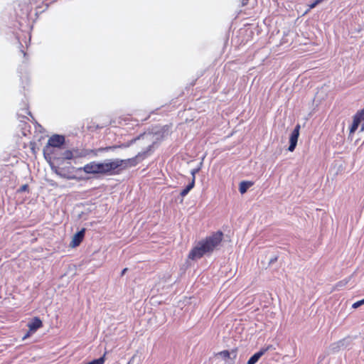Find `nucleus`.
<instances>
[{
	"mask_svg": "<svg viewBox=\"0 0 364 364\" xmlns=\"http://www.w3.org/2000/svg\"><path fill=\"white\" fill-rule=\"evenodd\" d=\"M253 186V183L251 181H243L240 182L239 186V191L241 194H244L247 192V189Z\"/></svg>",
	"mask_w": 364,
	"mask_h": 364,
	"instance_id": "obj_10",
	"label": "nucleus"
},
{
	"mask_svg": "<svg viewBox=\"0 0 364 364\" xmlns=\"http://www.w3.org/2000/svg\"><path fill=\"white\" fill-rule=\"evenodd\" d=\"M324 0H315L314 1V3L316 4V5L317 6L318 4H319L320 3H321L322 1H323Z\"/></svg>",
	"mask_w": 364,
	"mask_h": 364,
	"instance_id": "obj_24",
	"label": "nucleus"
},
{
	"mask_svg": "<svg viewBox=\"0 0 364 364\" xmlns=\"http://www.w3.org/2000/svg\"><path fill=\"white\" fill-rule=\"evenodd\" d=\"M348 282V280H342V281H340L339 282L337 283L336 286L337 287H343L345 286L347 283Z\"/></svg>",
	"mask_w": 364,
	"mask_h": 364,
	"instance_id": "obj_20",
	"label": "nucleus"
},
{
	"mask_svg": "<svg viewBox=\"0 0 364 364\" xmlns=\"http://www.w3.org/2000/svg\"><path fill=\"white\" fill-rule=\"evenodd\" d=\"M27 326L29 329V333H35L38 329L43 327V322L39 317L36 316L28 323Z\"/></svg>",
	"mask_w": 364,
	"mask_h": 364,
	"instance_id": "obj_7",
	"label": "nucleus"
},
{
	"mask_svg": "<svg viewBox=\"0 0 364 364\" xmlns=\"http://www.w3.org/2000/svg\"><path fill=\"white\" fill-rule=\"evenodd\" d=\"M249 0H242V6H245L247 4Z\"/></svg>",
	"mask_w": 364,
	"mask_h": 364,
	"instance_id": "obj_26",
	"label": "nucleus"
},
{
	"mask_svg": "<svg viewBox=\"0 0 364 364\" xmlns=\"http://www.w3.org/2000/svg\"><path fill=\"white\" fill-rule=\"evenodd\" d=\"M343 345V341H339L337 343H333L331 346L332 350L333 352H337L340 350L341 346Z\"/></svg>",
	"mask_w": 364,
	"mask_h": 364,
	"instance_id": "obj_14",
	"label": "nucleus"
},
{
	"mask_svg": "<svg viewBox=\"0 0 364 364\" xmlns=\"http://www.w3.org/2000/svg\"><path fill=\"white\" fill-rule=\"evenodd\" d=\"M223 238V233L219 230L212 233L210 236L201 240L192 248L188 254L191 259L201 258L206 254H210L220 244Z\"/></svg>",
	"mask_w": 364,
	"mask_h": 364,
	"instance_id": "obj_1",
	"label": "nucleus"
},
{
	"mask_svg": "<svg viewBox=\"0 0 364 364\" xmlns=\"http://www.w3.org/2000/svg\"><path fill=\"white\" fill-rule=\"evenodd\" d=\"M28 190V186L27 184H24V185L21 186L19 188L20 192H25V191H27Z\"/></svg>",
	"mask_w": 364,
	"mask_h": 364,
	"instance_id": "obj_19",
	"label": "nucleus"
},
{
	"mask_svg": "<svg viewBox=\"0 0 364 364\" xmlns=\"http://www.w3.org/2000/svg\"><path fill=\"white\" fill-rule=\"evenodd\" d=\"M195 180H196V176H193L192 178L191 182L183 190H182V191L180 193V195L182 197L186 196L189 193V191L194 187Z\"/></svg>",
	"mask_w": 364,
	"mask_h": 364,
	"instance_id": "obj_11",
	"label": "nucleus"
},
{
	"mask_svg": "<svg viewBox=\"0 0 364 364\" xmlns=\"http://www.w3.org/2000/svg\"><path fill=\"white\" fill-rule=\"evenodd\" d=\"M141 156V154H138L135 157L127 159H114L115 168L117 171V175L119 174L123 170L135 166L138 164L139 161L137 159Z\"/></svg>",
	"mask_w": 364,
	"mask_h": 364,
	"instance_id": "obj_4",
	"label": "nucleus"
},
{
	"mask_svg": "<svg viewBox=\"0 0 364 364\" xmlns=\"http://www.w3.org/2000/svg\"><path fill=\"white\" fill-rule=\"evenodd\" d=\"M65 143V137L62 135L54 134L51 136L46 144V146L43 149V154L45 157H47V155H50L52 154L51 148H60Z\"/></svg>",
	"mask_w": 364,
	"mask_h": 364,
	"instance_id": "obj_3",
	"label": "nucleus"
},
{
	"mask_svg": "<svg viewBox=\"0 0 364 364\" xmlns=\"http://www.w3.org/2000/svg\"><path fill=\"white\" fill-rule=\"evenodd\" d=\"M85 229L82 228L81 230L75 234L73 237L72 241L70 242V246L72 247H75L80 245V244L82 242L85 237Z\"/></svg>",
	"mask_w": 364,
	"mask_h": 364,
	"instance_id": "obj_8",
	"label": "nucleus"
},
{
	"mask_svg": "<svg viewBox=\"0 0 364 364\" xmlns=\"http://www.w3.org/2000/svg\"><path fill=\"white\" fill-rule=\"evenodd\" d=\"M140 138V136H138L136 138H134L133 139H132L131 141H129V142H127V144H122L120 146H119V147L120 148H122V147H128L130 145H132V144H134V142L136 141V140H138Z\"/></svg>",
	"mask_w": 364,
	"mask_h": 364,
	"instance_id": "obj_16",
	"label": "nucleus"
},
{
	"mask_svg": "<svg viewBox=\"0 0 364 364\" xmlns=\"http://www.w3.org/2000/svg\"><path fill=\"white\" fill-rule=\"evenodd\" d=\"M127 268H124V269L122 271V274H122V275H124V274L126 273V272H127Z\"/></svg>",
	"mask_w": 364,
	"mask_h": 364,
	"instance_id": "obj_27",
	"label": "nucleus"
},
{
	"mask_svg": "<svg viewBox=\"0 0 364 364\" xmlns=\"http://www.w3.org/2000/svg\"><path fill=\"white\" fill-rule=\"evenodd\" d=\"M90 152H92L91 150H82L81 151H79L77 150H75V151L66 150L65 151H64L63 153V158L64 159H72L73 158H77V157H85Z\"/></svg>",
	"mask_w": 364,
	"mask_h": 364,
	"instance_id": "obj_5",
	"label": "nucleus"
},
{
	"mask_svg": "<svg viewBox=\"0 0 364 364\" xmlns=\"http://www.w3.org/2000/svg\"><path fill=\"white\" fill-rule=\"evenodd\" d=\"M300 124H296L294 127V130L292 131L290 137H289V146L288 148V150L289 151H294L298 141L299 136V131H300Z\"/></svg>",
	"mask_w": 364,
	"mask_h": 364,
	"instance_id": "obj_6",
	"label": "nucleus"
},
{
	"mask_svg": "<svg viewBox=\"0 0 364 364\" xmlns=\"http://www.w3.org/2000/svg\"><path fill=\"white\" fill-rule=\"evenodd\" d=\"M80 169L88 174L117 175L114 160H107L104 162L91 161Z\"/></svg>",
	"mask_w": 364,
	"mask_h": 364,
	"instance_id": "obj_2",
	"label": "nucleus"
},
{
	"mask_svg": "<svg viewBox=\"0 0 364 364\" xmlns=\"http://www.w3.org/2000/svg\"><path fill=\"white\" fill-rule=\"evenodd\" d=\"M33 333H29V331L27 332V333L24 336L23 339L29 337Z\"/></svg>",
	"mask_w": 364,
	"mask_h": 364,
	"instance_id": "obj_23",
	"label": "nucleus"
},
{
	"mask_svg": "<svg viewBox=\"0 0 364 364\" xmlns=\"http://www.w3.org/2000/svg\"><path fill=\"white\" fill-rule=\"evenodd\" d=\"M17 4L21 10L25 9L26 13H29L31 11V8L28 3L18 1Z\"/></svg>",
	"mask_w": 364,
	"mask_h": 364,
	"instance_id": "obj_12",
	"label": "nucleus"
},
{
	"mask_svg": "<svg viewBox=\"0 0 364 364\" xmlns=\"http://www.w3.org/2000/svg\"><path fill=\"white\" fill-rule=\"evenodd\" d=\"M364 304V299L360 300V301H358L356 302H355L353 305H352V307L353 309H357L358 308L359 306H360L361 305Z\"/></svg>",
	"mask_w": 364,
	"mask_h": 364,
	"instance_id": "obj_17",
	"label": "nucleus"
},
{
	"mask_svg": "<svg viewBox=\"0 0 364 364\" xmlns=\"http://www.w3.org/2000/svg\"><path fill=\"white\" fill-rule=\"evenodd\" d=\"M316 6V5L314 1L313 3H311V4L309 5V9L305 11L304 14H306L307 13H309L311 9L315 8Z\"/></svg>",
	"mask_w": 364,
	"mask_h": 364,
	"instance_id": "obj_18",
	"label": "nucleus"
},
{
	"mask_svg": "<svg viewBox=\"0 0 364 364\" xmlns=\"http://www.w3.org/2000/svg\"><path fill=\"white\" fill-rule=\"evenodd\" d=\"M218 354L225 360L230 358V352L227 350L220 351Z\"/></svg>",
	"mask_w": 364,
	"mask_h": 364,
	"instance_id": "obj_15",
	"label": "nucleus"
},
{
	"mask_svg": "<svg viewBox=\"0 0 364 364\" xmlns=\"http://www.w3.org/2000/svg\"><path fill=\"white\" fill-rule=\"evenodd\" d=\"M198 169H193L192 171H191V174H192V178L193 176H195L196 173L198 172Z\"/></svg>",
	"mask_w": 364,
	"mask_h": 364,
	"instance_id": "obj_22",
	"label": "nucleus"
},
{
	"mask_svg": "<svg viewBox=\"0 0 364 364\" xmlns=\"http://www.w3.org/2000/svg\"><path fill=\"white\" fill-rule=\"evenodd\" d=\"M95 128H96V129H102V126H101V127H100V126L97 125Z\"/></svg>",
	"mask_w": 364,
	"mask_h": 364,
	"instance_id": "obj_28",
	"label": "nucleus"
},
{
	"mask_svg": "<svg viewBox=\"0 0 364 364\" xmlns=\"http://www.w3.org/2000/svg\"><path fill=\"white\" fill-rule=\"evenodd\" d=\"M324 0H315L314 1V3L316 4V5L317 6L318 4H319L320 3H321L322 1H323Z\"/></svg>",
	"mask_w": 364,
	"mask_h": 364,
	"instance_id": "obj_25",
	"label": "nucleus"
},
{
	"mask_svg": "<svg viewBox=\"0 0 364 364\" xmlns=\"http://www.w3.org/2000/svg\"><path fill=\"white\" fill-rule=\"evenodd\" d=\"M362 122L361 124V129H360V131L361 132H363L364 131V113L362 114V118H360V124Z\"/></svg>",
	"mask_w": 364,
	"mask_h": 364,
	"instance_id": "obj_21",
	"label": "nucleus"
},
{
	"mask_svg": "<svg viewBox=\"0 0 364 364\" xmlns=\"http://www.w3.org/2000/svg\"><path fill=\"white\" fill-rule=\"evenodd\" d=\"M266 349H262L259 351L255 353L247 361V364H255L259 359L264 354Z\"/></svg>",
	"mask_w": 364,
	"mask_h": 364,
	"instance_id": "obj_9",
	"label": "nucleus"
},
{
	"mask_svg": "<svg viewBox=\"0 0 364 364\" xmlns=\"http://www.w3.org/2000/svg\"><path fill=\"white\" fill-rule=\"evenodd\" d=\"M106 352L104 353V355L100 357V358L98 359H95V360H93L90 362H89L87 364H104L105 362V355H106Z\"/></svg>",
	"mask_w": 364,
	"mask_h": 364,
	"instance_id": "obj_13",
	"label": "nucleus"
}]
</instances>
